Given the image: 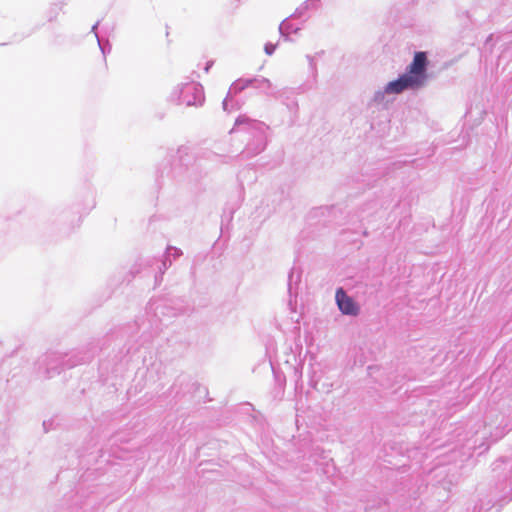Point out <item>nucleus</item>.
Here are the masks:
<instances>
[{
  "label": "nucleus",
  "instance_id": "1",
  "mask_svg": "<svg viewBox=\"0 0 512 512\" xmlns=\"http://www.w3.org/2000/svg\"><path fill=\"white\" fill-rule=\"evenodd\" d=\"M235 129L242 130L252 136V139L247 143L243 151L247 156L253 157L264 151L267 145L266 132L269 129L265 123L241 115L236 119L231 132Z\"/></svg>",
  "mask_w": 512,
  "mask_h": 512
},
{
  "label": "nucleus",
  "instance_id": "2",
  "mask_svg": "<svg viewBox=\"0 0 512 512\" xmlns=\"http://www.w3.org/2000/svg\"><path fill=\"white\" fill-rule=\"evenodd\" d=\"M247 87H254L255 89H258L261 93H264L267 96H272L274 98L279 97V92L275 90V86L269 79L265 77L258 76L245 79L240 78L233 82L232 85L230 86L227 96L222 103L223 109L225 111L233 110V106L229 108V101L232 99V96L240 93Z\"/></svg>",
  "mask_w": 512,
  "mask_h": 512
},
{
  "label": "nucleus",
  "instance_id": "3",
  "mask_svg": "<svg viewBox=\"0 0 512 512\" xmlns=\"http://www.w3.org/2000/svg\"><path fill=\"white\" fill-rule=\"evenodd\" d=\"M169 100L186 106H201L205 100L203 87L199 83L190 82L178 85L169 96Z\"/></svg>",
  "mask_w": 512,
  "mask_h": 512
},
{
  "label": "nucleus",
  "instance_id": "4",
  "mask_svg": "<svg viewBox=\"0 0 512 512\" xmlns=\"http://www.w3.org/2000/svg\"><path fill=\"white\" fill-rule=\"evenodd\" d=\"M428 60L425 52H416L413 61L407 66L405 75L411 77L415 81V85L420 89L423 88L428 81L427 74Z\"/></svg>",
  "mask_w": 512,
  "mask_h": 512
},
{
  "label": "nucleus",
  "instance_id": "5",
  "mask_svg": "<svg viewBox=\"0 0 512 512\" xmlns=\"http://www.w3.org/2000/svg\"><path fill=\"white\" fill-rule=\"evenodd\" d=\"M336 304L339 310L344 315L358 316L360 313V306L349 296L343 288H338L335 294Z\"/></svg>",
  "mask_w": 512,
  "mask_h": 512
},
{
  "label": "nucleus",
  "instance_id": "6",
  "mask_svg": "<svg viewBox=\"0 0 512 512\" xmlns=\"http://www.w3.org/2000/svg\"><path fill=\"white\" fill-rule=\"evenodd\" d=\"M65 358L66 356L62 357L60 355H53L47 358L45 362L47 377L59 374L63 368H72L81 363L80 360H72V358L65 360Z\"/></svg>",
  "mask_w": 512,
  "mask_h": 512
},
{
  "label": "nucleus",
  "instance_id": "7",
  "mask_svg": "<svg viewBox=\"0 0 512 512\" xmlns=\"http://www.w3.org/2000/svg\"><path fill=\"white\" fill-rule=\"evenodd\" d=\"M415 81L408 75L402 74L396 80L390 81L385 85V92H389L390 95H397L406 90H419L416 86Z\"/></svg>",
  "mask_w": 512,
  "mask_h": 512
},
{
  "label": "nucleus",
  "instance_id": "8",
  "mask_svg": "<svg viewBox=\"0 0 512 512\" xmlns=\"http://www.w3.org/2000/svg\"><path fill=\"white\" fill-rule=\"evenodd\" d=\"M302 272L300 269L293 267L288 275V294H289V302L291 310H294L293 307V298L296 299L298 295L299 285L301 282Z\"/></svg>",
  "mask_w": 512,
  "mask_h": 512
},
{
  "label": "nucleus",
  "instance_id": "9",
  "mask_svg": "<svg viewBox=\"0 0 512 512\" xmlns=\"http://www.w3.org/2000/svg\"><path fill=\"white\" fill-rule=\"evenodd\" d=\"M389 92H385V86L382 89H378L374 92L371 100L369 101V106H375L381 109H387L389 105L393 102V98L390 97Z\"/></svg>",
  "mask_w": 512,
  "mask_h": 512
},
{
  "label": "nucleus",
  "instance_id": "10",
  "mask_svg": "<svg viewBox=\"0 0 512 512\" xmlns=\"http://www.w3.org/2000/svg\"><path fill=\"white\" fill-rule=\"evenodd\" d=\"M293 19L294 18H291V16H290L289 18H286L285 20H283L281 22V24L279 25L280 35L282 37H284L286 40L289 39L290 34L297 33L301 29L300 26H296L292 23Z\"/></svg>",
  "mask_w": 512,
  "mask_h": 512
},
{
  "label": "nucleus",
  "instance_id": "11",
  "mask_svg": "<svg viewBox=\"0 0 512 512\" xmlns=\"http://www.w3.org/2000/svg\"><path fill=\"white\" fill-rule=\"evenodd\" d=\"M182 254L181 250L175 248V247H168L167 248V257L162 262V266L160 267L161 272L163 273L166 269H168L169 266H171L172 261L169 259V257L172 255L173 258H177Z\"/></svg>",
  "mask_w": 512,
  "mask_h": 512
},
{
  "label": "nucleus",
  "instance_id": "12",
  "mask_svg": "<svg viewBox=\"0 0 512 512\" xmlns=\"http://www.w3.org/2000/svg\"><path fill=\"white\" fill-rule=\"evenodd\" d=\"M306 58H307V60L309 62V66H310V69H311L313 80H314V82H316L317 76H318V72H317V66H316L315 58H314V56H311V55H307Z\"/></svg>",
  "mask_w": 512,
  "mask_h": 512
},
{
  "label": "nucleus",
  "instance_id": "13",
  "mask_svg": "<svg viewBox=\"0 0 512 512\" xmlns=\"http://www.w3.org/2000/svg\"><path fill=\"white\" fill-rule=\"evenodd\" d=\"M308 4L307 2L303 3L300 7H298L295 12L291 15V18H301L304 13L307 11L308 9Z\"/></svg>",
  "mask_w": 512,
  "mask_h": 512
},
{
  "label": "nucleus",
  "instance_id": "14",
  "mask_svg": "<svg viewBox=\"0 0 512 512\" xmlns=\"http://www.w3.org/2000/svg\"><path fill=\"white\" fill-rule=\"evenodd\" d=\"M98 45L102 51V53L105 55L106 53H109L111 51V46L108 42L103 43L100 38H98Z\"/></svg>",
  "mask_w": 512,
  "mask_h": 512
},
{
  "label": "nucleus",
  "instance_id": "15",
  "mask_svg": "<svg viewBox=\"0 0 512 512\" xmlns=\"http://www.w3.org/2000/svg\"><path fill=\"white\" fill-rule=\"evenodd\" d=\"M275 49H276V45H274V44L267 43L265 45V53L267 55H272L274 53Z\"/></svg>",
  "mask_w": 512,
  "mask_h": 512
},
{
  "label": "nucleus",
  "instance_id": "16",
  "mask_svg": "<svg viewBox=\"0 0 512 512\" xmlns=\"http://www.w3.org/2000/svg\"><path fill=\"white\" fill-rule=\"evenodd\" d=\"M287 107H288V109H289V110H291V111H292V110H294V111H295V113H297V112H298V102H296V101H295V102H293V103H292V104H290V105H287Z\"/></svg>",
  "mask_w": 512,
  "mask_h": 512
},
{
  "label": "nucleus",
  "instance_id": "17",
  "mask_svg": "<svg viewBox=\"0 0 512 512\" xmlns=\"http://www.w3.org/2000/svg\"><path fill=\"white\" fill-rule=\"evenodd\" d=\"M98 25H99V21H97V22L92 26V28H91V32H93V33L95 34V36H96V38H97V39L99 38V36H98V34H97V28H98Z\"/></svg>",
  "mask_w": 512,
  "mask_h": 512
},
{
  "label": "nucleus",
  "instance_id": "18",
  "mask_svg": "<svg viewBox=\"0 0 512 512\" xmlns=\"http://www.w3.org/2000/svg\"><path fill=\"white\" fill-rule=\"evenodd\" d=\"M211 65H212V62L207 63V65H206V67H205V71H206V72H208V71H209V69H210Z\"/></svg>",
  "mask_w": 512,
  "mask_h": 512
}]
</instances>
